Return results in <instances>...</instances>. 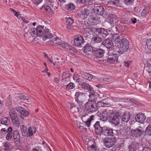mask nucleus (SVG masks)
Here are the masks:
<instances>
[{"label":"nucleus","instance_id":"obj_56","mask_svg":"<svg viewBox=\"0 0 151 151\" xmlns=\"http://www.w3.org/2000/svg\"><path fill=\"white\" fill-rule=\"evenodd\" d=\"M42 1V0H34V3L37 5L39 4Z\"/></svg>","mask_w":151,"mask_h":151},{"label":"nucleus","instance_id":"obj_47","mask_svg":"<svg viewBox=\"0 0 151 151\" xmlns=\"http://www.w3.org/2000/svg\"><path fill=\"white\" fill-rule=\"evenodd\" d=\"M146 133L148 135H151V127L149 125L146 129Z\"/></svg>","mask_w":151,"mask_h":151},{"label":"nucleus","instance_id":"obj_2","mask_svg":"<svg viewBox=\"0 0 151 151\" xmlns=\"http://www.w3.org/2000/svg\"><path fill=\"white\" fill-rule=\"evenodd\" d=\"M109 115L108 118V121L110 123H119V119H121L119 117V113L116 112L113 110H111L109 108L108 110Z\"/></svg>","mask_w":151,"mask_h":151},{"label":"nucleus","instance_id":"obj_49","mask_svg":"<svg viewBox=\"0 0 151 151\" xmlns=\"http://www.w3.org/2000/svg\"><path fill=\"white\" fill-rule=\"evenodd\" d=\"M149 7H148V8H147L146 9H144L142 12L141 15L144 16L147 14L149 12Z\"/></svg>","mask_w":151,"mask_h":151},{"label":"nucleus","instance_id":"obj_46","mask_svg":"<svg viewBox=\"0 0 151 151\" xmlns=\"http://www.w3.org/2000/svg\"><path fill=\"white\" fill-rule=\"evenodd\" d=\"M74 87V84L72 82L70 83H69L66 86V88L68 89H72Z\"/></svg>","mask_w":151,"mask_h":151},{"label":"nucleus","instance_id":"obj_39","mask_svg":"<svg viewBox=\"0 0 151 151\" xmlns=\"http://www.w3.org/2000/svg\"><path fill=\"white\" fill-rule=\"evenodd\" d=\"M93 28H91V29H87L84 31V37H89L90 35V33H92V29H93Z\"/></svg>","mask_w":151,"mask_h":151},{"label":"nucleus","instance_id":"obj_1","mask_svg":"<svg viewBox=\"0 0 151 151\" xmlns=\"http://www.w3.org/2000/svg\"><path fill=\"white\" fill-rule=\"evenodd\" d=\"M48 42L50 45H55L58 47L61 48L67 51H70L71 52L73 51L72 47L69 45L67 43L63 42L58 38H53L50 40Z\"/></svg>","mask_w":151,"mask_h":151},{"label":"nucleus","instance_id":"obj_9","mask_svg":"<svg viewBox=\"0 0 151 151\" xmlns=\"http://www.w3.org/2000/svg\"><path fill=\"white\" fill-rule=\"evenodd\" d=\"M9 113L12 123H17L19 122V119L14 109H11L9 110Z\"/></svg>","mask_w":151,"mask_h":151},{"label":"nucleus","instance_id":"obj_30","mask_svg":"<svg viewBox=\"0 0 151 151\" xmlns=\"http://www.w3.org/2000/svg\"><path fill=\"white\" fill-rule=\"evenodd\" d=\"M20 135L19 132L17 130H15L14 132L13 138L14 141L18 142L19 141Z\"/></svg>","mask_w":151,"mask_h":151},{"label":"nucleus","instance_id":"obj_63","mask_svg":"<svg viewBox=\"0 0 151 151\" xmlns=\"http://www.w3.org/2000/svg\"><path fill=\"white\" fill-rule=\"evenodd\" d=\"M100 151H109L107 149H106L104 148H101Z\"/></svg>","mask_w":151,"mask_h":151},{"label":"nucleus","instance_id":"obj_12","mask_svg":"<svg viewBox=\"0 0 151 151\" xmlns=\"http://www.w3.org/2000/svg\"><path fill=\"white\" fill-rule=\"evenodd\" d=\"M133 119L138 123H143L146 119V117L144 114L139 113L136 115L134 119V118Z\"/></svg>","mask_w":151,"mask_h":151},{"label":"nucleus","instance_id":"obj_27","mask_svg":"<svg viewBox=\"0 0 151 151\" xmlns=\"http://www.w3.org/2000/svg\"><path fill=\"white\" fill-rule=\"evenodd\" d=\"M121 119H119V122L120 120L122 122L127 123L129 121L130 118V114L129 113H124L122 116V118L120 117Z\"/></svg>","mask_w":151,"mask_h":151},{"label":"nucleus","instance_id":"obj_37","mask_svg":"<svg viewBox=\"0 0 151 151\" xmlns=\"http://www.w3.org/2000/svg\"><path fill=\"white\" fill-rule=\"evenodd\" d=\"M66 9L69 11L73 10L75 8V5L73 3H70L66 6Z\"/></svg>","mask_w":151,"mask_h":151},{"label":"nucleus","instance_id":"obj_32","mask_svg":"<svg viewBox=\"0 0 151 151\" xmlns=\"http://www.w3.org/2000/svg\"><path fill=\"white\" fill-rule=\"evenodd\" d=\"M82 77L85 79L90 81L93 78V76L89 73H84L82 75Z\"/></svg>","mask_w":151,"mask_h":151},{"label":"nucleus","instance_id":"obj_54","mask_svg":"<svg viewBox=\"0 0 151 151\" xmlns=\"http://www.w3.org/2000/svg\"><path fill=\"white\" fill-rule=\"evenodd\" d=\"M86 0H77L76 3L77 4H85L86 2Z\"/></svg>","mask_w":151,"mask_h":151},{"label":"nucleus","instance_id":"obj_29","mask_svg":"<svg viewBox=\"0 0 151 151\" xmlns=\"http://www.w3.org/2000/svg\"><path fill=\"white\" fill-rule=\"evenodd\" d=\"M36 128L33 127H29L28 128V132L27 133V136L30 137L33 135L36 132Z\"/></svg>","mask_w":151,"mask_h":151},{"label":"nucleus","instance_id":"obj_35","mask_svg":"<svg viewBox=\"0 0 151 151\" xmlns=\"http://www.w3.org/2000/svg\"><path fill=\"white\" fill-rule=\"evenodd\" d=\"M89 96L90 99H88V101L92 102L94 103L96 102V96L94 93L90 94Z\"/></svg>","mask_w":151,"mask_h":151},{"label":"nucleus","instance_id":"obj_33","mask_svg":"<svg viewBox=\"0 0 151 151\" xmlns=\"http://www.w3.org/2000/svg\"><path fill=\"white\" fill-rule=\"evenodd\" d=\"M99 19L98 17H95L93 16L91 17L89 19V21L93 24H96L99 22Z\"/></svg>","mask_w":151,"mask_h":151},{"label":"nucleus","instance_id":"obj_7","mask_svg":"<svg viewBox=\"0 0 151 151\" xmlns=\"http://www.w3.org/2000/svg\"><path fill=\"white\" fill-rule=\"evenodd\" d=\"M96 104L92 102L88 101L85 104V107L88 112H92L95 111V106Z\"/></svg>","mask_w":151,"mask_h":151},{"label":"nucleus","instance_id":"obj_62","mask_svg":"<svg viewBox=\"0 0 151 151\" xmlns=\"http://www.w3.org/2000/svg\"><path fill=\"white\" fill-rule=\"evenodd\" d=\"M22 19L24 22H25L26 23H27L29 22L28 20H26L25 18H22Z\"/></svg>","mask_w":151,"mask_h":151},{"label":"nucleus","instance_id":"obj_4","mask_svg":"<svg viewBox=\"0 0 151 151\" xmlns=\"http://www.w3.org/2000/svg\"><path fill=\"white\" fill-rule=\"evenodd\" d=\"M120 48L119 50L116 51V52L122 54L123 52H126L127 51L129 48V42L127 40L124 38L119 43Z\"/></svg>","mask_w":151,"mask_h":151},{"label":"nucleus","instance_id":"obj_60","mask_svg":"<svg viewBox=\"0 0 151 151\" xmlns=\"http://www.w3.org/2000/svg\"><path fill=\"white\" fill-rule=\"evenodd\" d=\"M142 151H151V149L149 148L145 147L143 150Z\"/></svg>","mask_w":151,"mask_h":151},{"label":"nucleus","instance_id":"obj_40","mask_svg":"<svg viewBox=\"0 0 151 151\" xmlns=\"http://www.w3.org/2000/svg\"><path fill=\"white\" fill-rule=\"evenodd\" d=\"M30 33L32 36L34 37L37 36V31L36 30V28H31L30 31Z\"/></svg>","mask_w":151,"mask_h":151},{"label":"nucleus","instance_id":"obj_20","mask_svg":"<svg viewBox=\"0 0 151 151\" xmlns=\"http://www.w3.org/2000/svg\"><path fill=\"white\" fill-rule=\"evenodd\" d=\"M16 110L19 112L21 114L24 116H27L29 115L28 112L25 109L21 106H18L16 107Z\"/></svg>","mask_w":151,"mask_h":151},{"label":"nucleus","instance_id":"obj_15","mask_svg":"<svg viewBox=\"0 0 151 151\" xmlns=\"http://www.w3.org/2000/svg\"><path fill=\"white\" fill-rule=\"evenodd\" d=\"M93 10L96 14L100 15H102L104 12V9L102 6H95Z\"/></svg>","mask_w":151,"mask_h":151},{"label":"nucleus","instance_id":"obj_59","mask_svg":"<svg viewBox=\"0 0 151 151\" xmlns=\"http://www.w3.org/2000/svg\"><path fill=\"white\" fill-rule=\"evenodd\" d=\"M14 15L16 16L18 19H20L21 17L20 14L19 13L17 12L15 14H14Z\"/></svg>","mask_w":151,"mask_h":151},{"label":"nucleus","instance_id":"obj_48","mask_svg":"<svg viewBox=\"0 0 151 151\" xmlns=\"http://www.w3.org/2000/svg\"><path fill=\"white\" fill-rule=\"evenodd\" d=\"M95 119V116L94 115H92L85 122V123H91L93 122Z\"/></svg>","mask_w":151,"mask_h":151},{"label":"nucleus","instance_id":"obj_44","mask_svg":"<svg viewBox=\"0 0 151 151\" xmlns=\"http://www.w3.org/2000/svg\"><path fill=\"white\" fill-rule=\"evenodd\" d=\"M89 85L85 82H83L80 84V86L81 88L85 90L87 89Z\"/></svg>","mask_w":151,"mask_h":151},{"label":"nucleus","instance_id":"obj_3","mask_svg":"<svg viewBox=\"0 0 151 151\" xmlns=\"http://www.w3.org/2000/svg\"><path fill=\"white\" fill-rule=\"evenodd\" d=\"M37 36H40L43 35L44 38L45 40L50 38L52 36V34L49 32V29H46L43 32V27L41 26H38L36 28Z\"/></svg>","mask_w":151,"mask_h":151},{"label":"nucleus","instance_id":"obj_10","mask_svg":"<svg viewBox=\"0 0 151 151\" xmlns=\"http://www.w3.org/2000/svg\"><path fill=\"white\" fill-rule=\"evenodd\" d=\"M83 36L78 35L75 37L73 44L76 46H80L83 43Z\"/></svg>","mask_w":151,"mask_h":151},{"label":"nucleus","instance_id":"obj_57","mask_svg":"<svg viewBox=\"0 0 151 151\" xmlns=\"http://www.w3.org/2000/svg\"><path fill=\"white\" fill-rule=\"evenodd\" d=\"M32 151H42L41 149L38 147L33 148L32 150Z\"/></svg>","mask_w":151,"mask_h":151},{"label":"nucleus","instance_id":"obj_5","mask_svg":"<svg viewBox=\"0 0 151 151\" xmlns=\"http://www.w3.org/2000/svg\"><path fill=\"white\" fill-rule=\"evenodd\" d=\"M116 141L115 137L113 138L108 137L105 138L103 140L104 145L107 148L112 147Z\"/></svg>","mask_w":151,"mask_h":151},{"label":"nucleus","instance_id":"obj_13","mask_svg":"<svg viewBox=\"0 0 151 151\" xmlns=\"http://www.w3.org/2000/svg\"><path fill=\"white\" fill-rule=\"evenodd\" d=\"M124 37L121 34H116L113 35L112 37L113 41L116 43L120 42L123 39Z\"/></svg>","mask_w":151,"mask_h":151},{"label":"nucleus","instance_id":"obj_42","mask_svg":"<svg viewBox=\"0 0 151 151\" xmlns=\"http://www.w3.org/2000/svg\"><path fill=\"white\" fill-rule=\"evenodd\" d=\"M107 105V104L104 102L103 101L98 102L97 104H96V106L98 107H104Z\"/></svg>","mask_w":151,"mask_h":151},{"label":"nucleus","instance_id":"obj_23","mask_svg":"<svg viewBox=\"0 0 151 151\" xmlns=\"http://www.w3.org/2000/svg\"><path fill=\"white\" fill-rule=\"evenodd\" d=\"M138 144L137 142H133L129 146V151H136L137 149Z\"/></svg>","mask_w":151,"mask_h":151},{"label":"nucleus","instance_id":"obj_18","mask_svg":"<svg viewBox=\"0 0 151 151\" xmlns=\"http://www.w3.org/2000/svg\"><path fill=\"white\" fill-rule=\"evenodd\" d=\"M103 130L102 134L106 136H112L113 135V132L112 129H109L107 127H103Z\"/></svg>","mask_w":151,"mask_h":151},{"label":"nucleus","instance_id":"obj_26","mask_svg":"<svg viewBox=\"0 0 151 151\" xmlns=\"http://www.w3.org/2000/svg\"><path fill=\"white\" fill-rule=\"evenodd\" d=\"M42 9L45 10L46 12L50 14L54 13L51 7L47 5H44L42 6Z\"/></svg>","mask_w":151,"mask_h":151},{"label":"nucleus","instance_id":"obj_14","mask_svg":"<svg viewBox=\"0 0 151 151\" xmlns=\"http://www.w3.org/2000/svg\"><path fill=\"white\" fill-rule=\"evenodd\" d=\"M94 54L97 58H102L104 55V50L101 49H94Z\"/></svg>","mask_w":151,"mask_h":151},{"label":"nucleus","instance_id":"obj_50","mask_svg":"<svg viewBox=\"0 0 151 151\" xmlns=\"http://www.w3.org/2000/svg\"><path fill=\"white\" fill-rule=\"evenodd\" d=\"M12 133L9 132L6 135V140L9 141L11 140V139L12 138Z\"/></svg>","mask_w":151,"mask_h":151},{"label":"nucleus","instance_id":"obj_11","mask_svg":"<svg viewBox=\"0 0 151 151\" xmlns=\"http://www.w3.org/2000/svg\"><path fill=\"white\" fill-rule=\"evenodd\" d=\"M131 133L133 137L139 138L144 134V132L140 129H132Z\"/></svg>","mask_w":151,"mask_h":151},{"label":"nucleus","instance_id":"obj_22","mask_svg":"<svg viewBox=\"0 0 151 151\" xmlns=\"http://www.w3.org/2000/svg\"><path fill=\"white\" fill-rule=\"evenodd\" d=\"M93 51L94 49L91 46H86L84 47V52L87 55L91 54Z\"/></svg>","mask_w":151,"mask_h":151},{"label":"nucleus","instance_id":"obj_64","mask_svg":"<svg viewBox=\"0 0 151 151\" xmlns=\"http://www.w3.org/2000/svg\"><path fill=\"white\" fill-rule=\"evenodd\" d=\"M12 128L11 127H10L8 129V132H12Z\"/></svg>","mask_w":151,"mask_h":151},{"label":"nucleus","instance_id":"obj_16","mask_svg":"<svg viewBox=\"0 0 151 151\" xmlns=\"http://www.w3.org/2000/svg\"><path fill=\"white\" fill-rule=\"evenodd\" d=\"M108 110L109 108H107L106 109H104L100 112V115L102 116V118H101V119H102L103 121H106L108 120Z\"/></svg>","mask_w":151,"mask_h":151},{"label":"nucleus","instance_id":"obj_45","mask_svg":"<svg viewBox=\"0 0 151 151\" xmlns=\"http://www.w3.org/2000/svg\"><path fill=\"white\" fill-rule=\"evenodd\" d=\"M1 121V123H10V119L6 117H3L0 119V121Z\"/></svg>","mask_w":151,"mask_h":151},{"label":"nucleus","instance_id":"obj_28","mask_svg":"<svg viewBox=\"0 0 151 151\" xmlns=\"http://www.w3.org/2000/svg\"><path fill=\"white\" fill-rule=\"evenodd\" d=\"M77 125L79 129L82 131L86 130V127H88L90 126V123H79V125Z\"/></svg>","mask_w":151,"mask_h":151},{"label":"nucleus","instance_id":"obj_61","mask_svg":"<svg viewBox=\"0 0 151 151\" xmlns=\"http://www.w3.org/2000/svg\"><path fill=\"white\" fill-rule=\"evenodd\" d=\"M54 81L56 83H58L59 81V80L58 79V78H54Z\"/></svg>","mask_w":151,"mask_h":151},{"label":"nucleus","instance_id":"obj_34","mask_svg":"<svg viewBox=\"0 0 151 151\" xmlns=\"http://www.w3.org/2000/svg\"><path fill=\"white\" fill-rule=\"evenodd\" d=\"M88 151H99L98 147L95 145L93 144L88 147Z\"/></svg>","mask_w":151,"mask_h":151},{"label":"nucleus","instance_id":"obj_17","mask_svg":"<svg viewBox=\"0 0 151 151\" xmlns=\"http://www.w3.org/2000/svg\"><path fill=\"white\" fill-rule=\"evenodd\" d=\"M98 32V35L100 36L101 39L105 38L107 36L108 33L107 31L105 30L103 28H101L96 29Z\"/></svg>","mask_w":151,"mask_h":151},{"label":"nucleus","instance_id":"obj_51","mask_svg":"<svg viewBox=\"0 0 151 151\" xmlns=\"http://www.w3.org/2000/svg\"><path fill=\"white\" fill-rule=\"evenodd\" d=\"M87 89L88 90V91H89L90 94L95 93L93 90V88L90 85L88 88Z\"/></svg>","mask_w":151,"mask_h":151},{"label":"nucleus","instance_id":"obj_25","mask_svg":"<svg viewBox=\"0 0 151 151\" xmlns=\"http://www.w3.org/2000/svg\"><path fill=\"white\" fill-rule=\"evenodd\" d=\"M75 100L77 104L80 106V107L77 108V109L78 112L80 113L81 115V113L82 114H83V113L82 111L81 110V106H82L83 105V101L81 99V98L75 99Z\"/></svg>","mask_w":151,"mask_h":151},{"label":"nucleus","instance_id":"obj_6","mask_svg":"<svg viewBox=\"0 0 151 151\" xmlns=\"http://www.w3.org/2000/svg\"><path fill=\"white\" fill-rule=\"evenodd\" d=\"M107 19L108 23L113 26L116 25L119 21L118 17L114 14L110 15L107 17Z\"/></svg>","mask_w":151,"mask_h":151},{"label":"nucleus","instance_id":"obj_8","mask_svg":"<svg viewBox=\"0 0 151 151\" xmlns=\"http://www.w3.org/2000/svg\"><path fill=\"white\" fill-rule=\"evenodd\" d=\"M89 13V10L87 8H84L81 9L77 14L79 17L82 19H84L87 17Z\"/></svg>","mask_w":151,"mask_h":151},{"label":"nucleus","instance_id":"obj_53","mask_svg":"<svg viewBox=\"0 0 151 151\" xmlns=\"http://www.w3.org/2000/svg\"><path fill=\"white\" fill-rule=\"evenodd\" d=\"M19 98L23 100H28L29 99V97H26L24 95H21L19 96Z\"/></svg>","mask_w":151,"mask_h":151},{"label":"nucleus","instance_id":"obj_43","mask_svg":"<svg viewBox=\"0 0 151 151\" xmlns=\"http://www.w3.org/2000/svg\"><path fill=\"white\" fill-rule=\"evenodd\" d=\"M146 45L148 49L151 51V38L147 40Z\"/></svg>","mask_w":151,"mask_h":151},{"label":"nucleus","instance_id":"obj_38","mask_svg":"<svg viewBox=\"0 0 151 151\" xmlns=\"http://www.w3.org/2000/svg\"><path fill=\"white\" fill-rule=\"evenodd\" d=\"M65 19L67 25H71L73 23V20L69 17H66Z\"/></svg>","mask_w":151,"mask_h":151},{"label":"nucleus","instance_id":"obj_55","mask_svg":"<svg viewBox=\"0 0 151 151\" xmlns=\"http://www.w3.org/2000/svg\"><path fill=\"white\" fill-rule=\"evenodd\" d=\"M131 63V61H128L124 62V65L126 67H128L129 65Z\"/></svg>","mask_w":151,"mask_h":151},{"label":"nucleus","instance_id":"obj_31","mask_svg":"<svg viewBox=\"0 0 151 151\" xmlns=\"http://www.w3.org/2000/svg\"><path fill=\"white\" fill-rule=\"evenodd\" d=\"M12 142H5L3 143V148L4 150L9 151L10 150L11 146H12L11 144Z\"/></svg>","mask_w":151,"mask_h":151},{"label":"nucleus","instance_id":"obj_52","mask_svg":"<svg viewBox=\"0 0 151 151\" xmlns=\"http://www.w3.org/2000/svg\"><path fill=\"white\" fill-rule=\"evenodd\" d=\"M134 1V0H125L124 2L127 5H128L132 4Z\"/></svg>","mask_w":151,"mask_h":151},{"label":"nucleus","instance_id":"obj_41","mask_svg":"<svg viewBox=\"0 0 151 151\" xmlns=\"http://www.w3.org/2000/svg\"><path fill=\"white\" fill-rule=\"evenodd\" d=\"M84 93L80 91L76 92L75 95V99L80 98L83 96Z\"/></svg>","mask_w":151,"mask_h":151},{"label":"nucleus","instance_id":"obj_36","mask_svg":"<svg viewBox=\"0 0 151 151\" xmlns=\"http://www.w3.org/2000/svg\"><path fill=\"white\" fill-rule=\"evenodd\" d=\"M102 41V39L100 36H96L93 38L92 42L93 43H99Z\"/></svg>","mask_w":151,"mask_h":151},{"label":"nucleus","instance_id":"obj_58","mask_svg":"<svg viewBox=\"0 0 151 151\" xmlns=\"http://www.w3.org/2000/svg\"><path fill=\"white\" fill-rule=\"evenodd\" d=\"M131 20L133 24H135L137 22V19L135 18H132Z\"/></svg>","mask_w":151,"mask_h":151},{"label":"nucleus","instance_id":"obj_21","mask_svg":"<svg viewBox=\"0 0 151 151\" xmlns=\"http://www.w3.org/2000/svg\"><path fill=\"white\" fill-rule=\"evenodd\" d=\"M102 44L107 48H110L113 45V43L111 40L108 38L104 41Z\"/></svg>","mask_w":151,"mask_h":151},{"label":"nucleus","instance_id":"obj_19","mask_svg":"<svg viewBox=\"0 0 151 151\" xmlns=\"http://www.w3.org/2000/svg\"><path fill=\"white\" fill-rule=\"evenodd\" d=\"M118 59V55L116 54H113L111 55H109L107 61L110 63H113L117 61Z\"/></svg>","mask_w":151,"mask_h":151},{"label":"nucleus","instance_id":"obj_24","mask_svg":"<svg viewBox=\"0 0 151 151\" xmlns=\"http://www.w3.org/2000/svg\"><path fill=\"white\" fill-rule=\"evenodd\" d=\"M95 128V132L97 134H99L101 133H102L103 130V127H100L99 123H95L94 125Z\"/></svg>","mask_w":151,"mask_h":151}]
</instances>
